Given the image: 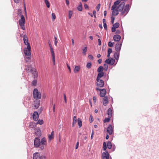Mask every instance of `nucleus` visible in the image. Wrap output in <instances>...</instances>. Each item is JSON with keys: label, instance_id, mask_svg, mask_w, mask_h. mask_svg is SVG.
<instances>
[{"label": "nucleus", "instance_id": "nucleus-13", "mask_svg": "<svg viewBox=\"0 0 159 159\" xmlns=\"http://www.w3.org/2000/svg\"><path fill=\"white\" fill-rule=\"evenodd\" d=\"M33 67L29 65H27L25 67V69L27 73H30L33 70Z\"/></svg>", "mask_w": 159, "mask_h": 159}, {"label": "nucleus", "instance_id": "nucleus-36", "mask_svg": "<svg viewBox=\"0 0 159 159\" xmlns=\"http://www.w3.org/2000/svg\"><path fill=\"white\" fill-rule=\"evenodd\" d=\"M83 53L84 55H85L86 54V52L87 51V47H85L83 49Z\"/></svg>", "mask_w": 159, "mask_h": 159}, {"label": "nucleus", "instance_id": "nucleus-52", "mask_svg": "<svg viewBox=\"0 0 159 159\" xmlns=\"http://www.w3.org/2000/svg\"><path fill=\"white\" fill-rule=\"evenodd\" d=\"M112 52V49L111 48H109L108 49V53L111 54Z\"/></svg>", "mask_w": 159, "mask_h": 159}, {"label": "nucleus", "instance_id": "nucleus-28", "mask_svg": "<svg viewBox=\"0 0 159 159\" xmlns=\"http://www.w3.org/2000/svg\"><path fill=\"white\" fill-rule=\"evenodd\" d=\"M119 56V53L116 52L114 54V57L116 60H118Z\"/></svg>", "mask_w": 159, "mask_h": 159}, {"label": "nucleus", "instance_id": "nucleus-26", "mask_svg": "<svg viewBox=\"0 0 159 159\" xmlns=\"http://www.w3.org/2000/svg\"><path fill=\"white\" fill-rule=\"evenodd\" d=\"M80 69V66H75L74 70V72L75 73H76L78 72Z\"/></svg>", "mask_w": 159, "mask_h": 159}, {"label": "nucleus", "instance_id": "nucleus-2", "mask_svg": "<svg viewBox=\"0 0 159 159\" xmlns=\"http://www.w3.org/2000/svg\"><path fill=\"white\" fill-rule=\"evenodd\" d=\"M120 1H117L114 2V4L111 7V10L113 11L112 12V14L113 16H116L118 14V10L117 9H115L117 7V6L119 5L120 3Z\"/></svg>", "mask_w": 159, "mask_h": 159}, {"label": "nucleus", "instance_id": "nucleus-59", "mask_svg": "<svg viewBox=\"0 0 159 159\" xmlns=\"http://www.w3.org/2000/svg\"><path fill=\"white\" fill-rule=\"evenodd\" d=\"M79 142H77L76 143V147H75V149H76L78 148V147H79Z\"/></svg>", "mask_w": 159, "mask_h": 159}, {"label": "nucleus", "instance_id": "nucleus-4", "mask_svg": "<svg viewBox=\"0 0 159 159\" xmlns=\"http://www.w3.org/2000/svg\"><path fill=\"white\" fill-rule=\"evenodd\" d=\"M18 22L21 28L23 30H25V17L23 15L21 16L20 19L19 20Z\"/></svg>", "mask_w": 159, "mask_h": 159}, {"label": "nucleus", "instance_id": "nucleus-20", "mask_svg": "<svg viewBox=\"0 0 159 159\" xmlns=\"http://www.w3.org/2000/svg\"><path fill=\"white\" fill-rule=\"evenodd\" d=\"M34 76V78H36L38 76V73L36 71V70L34 69H33V70L31 71L30 72Z\"/></svg>", "mask_w": 159, "mask_h": 159}, {"label": "nucleus", "instance_id": "nucleus-6", "mask_svg": "<svg viewBox=\"0 0 159 159\" xmlns=\"http://www.w3.org/2000/svg\"><path fill=\"white\" fill-rule=\"evenodd\" d=\"M96 85L97 88L102 87L104 86V81L101 79H96Z\"/></svg>", "mask_w": 159, "mask_h": 159}, {"label": "nucleus", "instance_id": "nucleus-62", "mask_svg": "<svg viewBox=\"0 0 159 159\" xmlns=\"http://www.w3.org/2000/svg\"><path fill=\"white\" fill-rule=\"evenodd\" d=\"M98 45L100 46L101 45V40L100 39H98Z\"/></svg>", "mask_w": 159, "mask_h": 159}, {"label": "nucleus", "instance_id": "nucleus-57", "mask_svg": "<svg viewBox=\"0 0 159 159\" xmlns=\"http://www.w3.org/2000/svg\"><path fill=\"white\" fill-rule=\"evenodd\" d=\"M66 65H67V67L68 69L69 70L70 72H71V70H70V66L68 64V63H66Z\"/></svg>", "mask_w": 159, "mask_h": 159}, {"label": "nucleus", "instance_id": "nucleus-45", "mask_svg": "<svg viewBox=\"0 0 159 159\" xmlns=\"http://www.w3.org/2000/svg\"><path fill=\"white\" fill-rule=\"evenodd\" d=\"M100 6L101 4L100 3H99L97 5V6L96 7V9L97 11H99Z\"/></svg>", "mask_w": 159, "mask_h": 159}, {"label": "nucleus", "instance_id": "nucleus-1", "mask_svg": "<svg viewBox=\"0 0 159 159\" xmlns=\"http://www.w3.org/2000/svg\"><path fill=\"white\" fill-rule=\"evenodd\" d=\"M125 3L122 2L120 4L119 6L117 7L118 10L119 11H121V15L122 16H125L128 12L130 9L129 5L127 4L125 6Z\"/></svg>", "mask_w": 159, "mask_h": 159}, {"label": "nucleus", "instance_id": "nucleus-10", "mask_svg": "<svg viewBox=\"0 0 159 159\" xmlns=\"http://www.w3.org/2000/svg\"><path fill=\"white\" fill-rule=\"evenodd\" d=\"M109 155L108 152L106 151L103 152L102 154V159H109Z\"/></svg>", "mask_w": 159, "mask_h": 159}, {"label": "nucleus", "instance_id": "nucleus-19", "mask_svg": "<svg viewBox=\"0 0 159 159\" xmlns=\"http://www.w3.org/2000/svg\"><path fill=\"white\" fill-rule=\"evenodd\" d=\"M121 39V36L118 34L114 35L113 37L114 40L116 42L119 41Z\"/></svg>", "mask_w": 159, "mask_h": 159}, {"label": "nucleus", "instance_id": "nucleus-50", "mask_svg": "<svg viewBox=\"0 0 159 159\" xmlns=\"http://www.w3.org/2000/svg\"><path fill=\"white\" fill-rule=\"evenodd\" d=\"M63 96H64L65 102L66 103L67 102V100H66V96L65 94H63Z\"/></svg>", "mask_w": 159, "mask_h": 159}, {"label": "nucleus", "instance_id": "nucleus-54", "mask_svg": "<svg viewBox=\"0 0 159 159\" xmlns=\"http://www.w3.org/2000/svg\"><path fill=\"white\" fill-rule=\"evenodd\" d=\"M52 59L53 64L55 65V56L52 57Z\"/></svg>", "mask_w": 159, "mask_h": 159}, {"label": "nucleus", "instance_id": "nucleus-24", "mask_svg": "<svg viewBox=\"0 0 159 159\" xmlns=\"http://www.w3.org/2000/svg\"><path fill=\"white\" fill-rule=\"evenodd\" d=\"M77 122V118L76 116H75L73 118V121L72 123V126L74 127Z\"/></svg>", "mask_w": 159, "mask_h": 159}, {"label": "nucleus", "instance_id": "nucleus-42", "mask_svg": "<svg viewBox=\"0 0 159 159\" xmlns=\"http://www.w3.org/2000/svg\"><path fill=\"white\" fill-rule=\"evenodd\" d=\"M37 84V80H34L32 83V84L33 86H35Z\"/></svg>", "mask_w": 159, "mask_h": 159}, {"label": "nucleus", "instance_id": "nucleus-34", "mask_svg": "<svg viewBox=\"0 0 159 159\" xmlns=\"http://www.w3.org/2000/svg\"><path fill=\"white\" fill-rule=\"evenodd\" d=\"M56 18V16L54 13L52 14V21H54Z\"/></svg>", "mask_w": 159, "mask_h": 159}, {"label": "nucleus", "instance_id": "nucleus-49", "mask_svg": "<svg viewBox=\"0 0 159 159\" xmlns=\"http://www.w3.org/2000/svg\"><path fill=\"white\" fill-rule=\"evenodd\" d=\"M89 120H90V123H92V122H93V118L91 115L90 117Z\"/></svg>", "mask_w": 159, "mask_h": 159}, {"label": "nucleus", "instance_id": "nucleus-35", "mask_svg": "<svg viewBox=\"0 0 159 159\" xmlns=\"http://www.w3.org/2000/svg\"><path fill=\"white\" fill-rule=\"evenodd\" d=\"M73 14V11H69V15H68V18L69 19H70L72 16Z\"/></svg>", "mask_w": 159, "mask_h": 159}, {"label": "nucleus", "instance_id": "nucleus-41", "mask_svg": "<svg viewBox=\"0 0 159 159\" xmlns=\"http://www.w3.org/2000/svg\"><path fill=\"white\" fill-rule=\"evenodd\" d=\"M103 150L105 151L107 149V145L105 142H104L103 143Z\"/></svg>", "mask_w": 159, "mask_h": 159}, {"label": "nucleus", "instance_id": "nucleus-51", "mask_svg": "<svg viewBox=\"0 0 159 159\" xmlns=\"http://www.w3.org/2000/svg\"><path fill=\"white\" fill-rule=\"evenodd\" d=\"M94 134V131L93 130L92 131L91 135V139H93V137Z\"/></svg>", "mask_w": 159, "mask_h": 159}, {"label": "nucleus", "instance_id": "nucleus-56", "mask_svg": "<svg viewBox=\"0 0 159 159\" xmlns=\"http://www.w3.org/2000/svg\"><path fill=\"white\" fill-rule=\"evenodd\" d=\"M66 4L67 6H69V0H66Z\"/></svg>", "mask_w": 159, "mask_h": 159}, {"label": "nucleus", "instance_id": "nucleus-29", "mask_svg": "<svg viewBox=\"0 0 159 159\" xmlns=\"http://www.w3.org/2000/svg\"><path fill=\"white\" fill-rule=\"evenodd\" d=\"M103 67L102 66H100L98 69L97 71L98 73L101 72H103Z\"/></svg>", "mask_w": 159, "mask_h": 159}, {"label": "nucleus", "instance_id": "nucleus-11", "mask_svg": "<svg viewBox=\"0 0 159 159\" xmlns=\"http://www.w3.org/2000/svg\"><path fill=\"white\" fill-rule=\"evenodd\" d=\"M107 133L110 135L112 134L113 132V128L111 125H109L107 129Z\"/></svg>", "mask_w": 159, "mask_h": 159}, {"label": "nucleus", "instance_id": "nucleus-23", "mask_svg": "<svg viewBox=\"0 0 159 159\" xmlns=\"http://www.w3.org/2000/svg\"><path fill=\"white\" fill-rule=\"evenodd\" d=\"M112 110L111 108H109L107 111V114L109 118H111L112 116Z\"/></svg>", "mask_w": 159, "mask_h": 159}, {"label": "nucleus", "instance_id": "nucleus-8", "mask_svg": "<svg viewBox=\"0 0 159 159\" xmlns=\"http://www.w3.org/2000/svg\"><path fill=\"white\" fill-rule=\"evenodd\" d=\"M33 159H46V158L44 156H40L39 153L36 152L33 154Z\"/></svg>", "mask_w": 159, "mask_h": 159}, {"label": "nucleus", "instance_id": "nucleus-53", "mask_svg": "<svg viewBox=\"0 0 159 159\" xmlns=\"http://www.w3.org/2000/svg\"><path fill=\"white\" fill-rule=\"evenodd\" d=\"M84 7L86 9H89V6L86 4H84Z\"/></svg>", "mask_w": 159, "mask_h": 159}, {"label": "nucleus", "instance_id": "nucleus-21", "mask_svg": "<svg viewBox=\"0 0 159 159\" xmlns=\"http://www.w3.org/2000/svg\"><path fill=\"white\" fill-rule=\"evenodd\" d=\"M104 75V73L103 72H99L97 77L96 79H100Z\"/></svg>", "mask_w": 159, "mask_h": 159}, {"label": "nucleus", "instance_id": "nucleus-38", "mask_svg": "<svg viewBox=\"0 0 159 159\" xmlns=\"http://www.w3.org/2000/svg\"><path fill=\"white\" fill-rule=\"evenodd\" d=\"M91 62H88L87 64L86 67L89 69H90L91 68Z\"/></svg>", "mask_w": 159, "mask_h": 159}, {"label": "nucleus", "instance_id": "nucleus-15", "mask_svg": "<svg viewBox=\"0 0 159 159\" xmlns=\"http://www.w3.org/2000/svg\"><path fill=\"white\" fill-rule=\"evenodd\" d=\"M33 117V119L34 121H37L38 120L39 118V114L38 113L37 111H35L34 112Z\"/></svg>", "mask_w": 159, "mask_h": 159}, {"label": "nucleus", "instance_id": "nucleus-31", "mask_svg": "<svg viewBox=\"0 0 159 159\" xmlns=\"http://www.w3.org/2000/svg\"><path fill=\"white\" fill-rule=\"evenodd\" d=\"M77 9L79 11H81L82 10V6L81 3H80Z\"/></svg>", "mask_w": 159, "mask_h": 159}, {"label": "nucleus", "instance_id": "nucleus-14", "mask_svg": "<svg viewBox=\"0 0 159 159\" xmlns=\"http://www.w3.org/2000/svg\"><path fill=\"white\" fill-rule=\"evenodd\" d=\"M122 45V43L121 42H118L116 44V50L117 52H119L120 51L121 46Z\"/></svg>", "mask_w": 159, "mask_h": 159}, {"label": "nucleus", "instance_id": "nucleus-37", "mask_svg": "<svg viewBox=\"0 0 159 159\" xmlns=\"http://www.w3.org/2000/svg\"><path fill=\"white\" fill-rule=\"evenodd\" d=\"M43 123V120H39L37 123H36V124H39L40 125H42Z\"/></svg>", "mask_w": 159, "mask_h": 159}, {"label": "nucleus", "instance_id": "nucleus-12", "mask_svg": "<svg viewBox=\"0 0 159 159\" xmlns=\"http://www.w3.org/2000/svg\"><path fill=\"white\" fill-rule=\"evenodd\" d=\"M23 41H24V43L26 45H27V46H30V43L28 42V38L26 34H25L24 35Z\"/></svg>", "mask_w": 159, "mask_h": 159}, {"label": "nucleus", "instance_id": "nucleus-44", "mask_svg": "<svg viewBox=\"0 0 159 159\" xmlns=\"http://www.w3.org/2000/svg\"><path fill=\"white\" fill-rule=\"evenodd\" d=\"M114 44V43H112L111 42H110L108 43V46L110 47H112Z\"/></svg>", "mask_w": 159, "mask_h": 159}, {"label": "nucleus", "instance_id": "nucleus-9", "mask_svg": "<svg viewBox=\"0 0 159 159\" xmlns=\"http://www.w3.org/2000/svg\"><path fill=\"white\" fill-rule=\"evenodd\" d=\"M40 139L38 138H36L34 141V145L35 147L38 148L40 146Z\"/></svg>", "mask_w": 159, "mask_h": 159}, {"label": "nucleus", "instance_id": "nucleus-46", "mask_svg": "<svg viewBox=\"0 0 159 159\" xmlns=\"http://www.w3.org/2000/svg\"><path fill=\"white\" fill-rule=\"evenodd\" d=\"M22 13V11L21 9H19L18 10V14L19 15L21 16Z\"/></svg>", "mask_w": 159, "mask_h": 159}, {"label": "nucleus", "instance_id": "nucleus-32", "mask_svg": "<svg viewBox=\"0 0 159 159\" xmlns=\"http://www.w3.org/2000/svg\"><path fill=\"white\" fill-rule=\"evenodd\" d=\"M107 146L108 148L110 149L112 147L111 143V142H108L107 143Z\"/></svg>", "mask_w": 159, "mask_h": 159}, {"label": "nucleus", "instance_id": "nucleus-7", "mask_svg": "<svg viewBox=\"0 0 159 159\" xmlns=\"http://www.w3.org/2000/svg\"><path fill=\"white\" fill-rule=\"evenodd\" d=\"M96 89L97 91H100V95L101 97H105V95L107 91L105 89H101L98 88H96Z\"/></svg>", "mask_w": 159, "mask_h": 159}, {"label": "nucleus", "instance_id": "nucleus-25", "mask_svg": "<svg viewBox=\"0 0 159 159\" xmlns=\"http://www.w3.org/2000/svg\"><path fill=\"white\" fill-rule=\"evenodd\" d=\"M54 135V132L53 131H52L51 132V134H49L48 135V139L49 140H51L52 139H53V136Z\"/></svg>", "mask_w": 159, "mask_h": 159}, {"label": "nucleus", "instance_id": "nucleus-27", "mask_svg": "<svg viewBox=\"0 0 159 159\" xmlns=\"http://www.w3.org/2000/svg\"><path fill=\"white\" fill-rule=\"evenodd\" d=\"M78 125L79 127H80L82 126V121L80 118H78L77 120Z\"/></svg>", "mask_w": 159, "mask_h": 159}, {"label": "nucleus", "instance_id": "nucleus-3", "mask_svg": "<svg viewBox=\"0 0 159 159\" xmlns=\"http://www.w3.org/2000/svg\"><path fill=\"white\" fill-rule=\"evenodd\" d=\"M31 47L30 46H27V48H24V52L25 56L27 57L26 58L28 60H30L31 58Z\"/></svg>", "mask_w": 159, "mask_h": 159}, {"label": "nucleus", "instance_id": "nucleus-48", "mask_svg": "<svg viewBox=\"0 0 159 159\" xmlns=\"http://www.w3.org/2000/svg\"><path fill=\"white\" fill-rule=\"evenodd\" d=\"M89 58V59L91 60H93V56L91 55H89L88 56Z\"/></svg>", "mask_w": 159, "mask_h": 159}, {"label": "nucleus", "instance_id": "nucleus-17", "mask_svg": "<svg viewBox=\"0 0 159 159\" xmlns=\"http://www.w3.org/2000/svg\"><path fill=\"white\" fill-rule=\"evenodd\" d=\"M115 62V60L113 59H110L109 58L107 59L105 61V62L108 64H111V63H112V64H113Z\"/></svg>", "mask_w": 159, "mask_h": 159}, {"label": "nucleus", "instance_id": "nucleus-63", "mask_svg": "<svg viewBox=\"0 0 159 159\" xmlns=\"http://www.w3.org/2000/svg\"><path fill=\"white\" fill-rule=\"evenodd\" d=\"M98 62L99 64H101L102 62V59H100L98 60Z\"/></svg>", "mask_w": 159, "mask_h": 159}, {"label": "nucleus", "instance_id": "nucleus-40", "mask_svg": "<svg viewBox=\"0 0 159 159\" xmlns=\"http://www.w3.org/2000/svg\"><path fill=\"white\" fill-rule=\"evenodd\" d=\"M46 146V145L40 144L39 147L41 149L43 150L44 148Z\"/></svg>", "mask_w": 159, "mask_h": 159}, {"label": "nucleus", "instance_id": "nucleus-5", "mask_svg": "<svg viewBox=\"0 0 159 159\" xmlns=\"http://www.w3.org/2000/svg\"><path fill=\"white\" fill-rule=\"evenodd\" d=\"M33 96L34 99H40L41 97V94L40 92H39L38 90L37 89H35L33 91Z\"/></svg>", "mask_w": 159, "mask_h": 159}, {"label": "nucleus", "instance_id": "nucleus-16", "mask_svg": "<svg viewBox=\"0 0 159 159\" xmlns=\"http://www.w3.org/2000/svg\"><path fill=\"white\" fill-rule=\"evenodd\" d=\"M103 104L104 106H106L108 103V97L106 96L103 99Z\"/></svg>", "mask_w": 159, "mask_h": 159}, {"label": "nucleus", "instance_id": "nucleus-64", "mask_svg": "<svg viewBox=\"0 0 159 159\" xmlns=\"http://www.w3.org/2000/svg\"><path fill=\"white\" fill-rule=\"evenodd\" d=\"M93 99L94 101V102H96V97L94 96L93 98Z\"/></svg>", "mask_w": 159, "mask_h": 159}, {"label": "nucleus", "instance_id": "nucleus-60", "mask_svg": "<svg viewBox=\"0 0 159 159\" xmlns=\"http://www.w3.org/2000/svg\"><path fill=\"white\" fill-rule=\"evenodd\" d=\"M114 20L115 18L114 17H112L111 18V22L112 24H113L114 23Z\"/></svg>", "mask_w": 159, "mask_h": 159}, {"label": "nucleus", "instance_id": "nucleus-39", "mask_svg": "<svg viewBox=\"0 0 159 159\" xmlns=\"http://www.w3.org/2000/svg\"><path fill=\"white\" fill-rule=\"evenodd\" d=\"M111 118H109V117L107 118H106L104 120V122L106 123L109 122Z\"/></svg>", "mask_w": 159, "mask_h": 159}, {"label": "nucleus", "instance_id": "nucleus-33", "mask_svg": "<svg viewBox=\"0 0 159 159\" xmlns=\"http://www.w3.org/2000/svg\"><path fill=\"white\" fill-rule=\"evenodd\" d=\"M120 26V24L119 23H116L113 24V26L115 28H118Z\"/></svg>", "mask_w": 159, "mask_h": 159}, {"label": "nucleus", "instance_id": "nucleus-22", "mask_svg": "<svg viewBox=\"0 0 159 159\" xmlns=\"http://www.w3.org/2000/svg\"><path fill=\"white\" fill-rule=\"evenodd\" d=\"M40 144L44 145H47V143L46 141V139L44 138H43L40 141Z\"/></svg>", "mask_w": 159, "mask_h": 159}, {"label": "nucleus", "instance_id": "nucleus-18", "mask_svg": "<svg viewBox=\"0 0 159 159\" xmlns=\"http://www.w3.org/2000/svg\"><path fill=\"white\" fill-rule=\"evenodd\" d=\"M40 101L39 100H36L34 102V107L35 109L38 108L40 104Z\"/></svg>", "mask_w": 159, "mask_h": 159}, {"label": "nucleus", "instance_id": "nucleus-58", "mask_svg": "<svg viewBox=\"0 0 159 159\" xmlns=\"http://www.w3.org/2000/svg\"><path fill=\"white\" fill-rule=\"evenodd\" d=\"M103 26H104V29L106 30H107V25L106 24V23L103 24Z\"/></svg>", "mask_w": 159, "mask_h": 159}, {"label": "nucleus", "instance_id": "nucleus-61", "mask_svg": "<svg viewBox=\"0 0 159 159\" xmlns=\"http://www.w3.org/2000/svg\"><path fill=\"white\" fill-rule=\"evenodd\" d=\"M96 11H95L94 10L93 11V16L95 18H96Z\"/></svg>", "mask_w": 159, "mask_h": 159}, {"label": "nucleus", "instance_id": "nucleus-43", "mask_svg": "<svg viewBox=\"0 0 159 159\" xmlns=\"http://www.w3.org/2000/svg\"><path fill=\"white\" fill-rule=\"evenodd\" d=\"M50 50L51 52V54H52V57H53V56H55V54H54V52L53 50V48H51V49H50Z\"/></svg>", "mask_w": 159, "mask_h": 159}, {"label": "nucleus", "instance_id": "nucleus-47", "mask_svg": "<svg viewBox=\"0 0 159 159\" xmlns=\"http://www.w3.org/2000/svg\"><path fill=\"white\" fill-rule=\"evenodd\" d=\"M54 39H55L54 44H55V45L57 46V43L58 42L57 38L56 37H55Z\"/></svg>", "mask_w": 159, "mask_h": 159}, {"label": "nucleus", "instance_id": "nucleus-55", "mask_svg": "<svg viewBox=\"0 0 159 159\" xmlns=\"http://www.w3.org/2000/svg\"><path fill=\"white\" fill-rule=\"evenodd\" d=\"M116 28L113 26L111 28V31L112 32H115L116 31Z\"/></svg>", "mask_w": 159, "mask_h": 159}, {"label": "nucleus", "instance_id": "nucleus-30", "mask_svg": "<svg viewBox=\"0 0 159 159\" xmlns=\"http://www.w3.org/2000/svg\"><path fill=\"white\" fill-rule=\"evenodd\" d=\"M44 2L47 7L48 8H49L50 7V4L49 1H48V0H44Z\"/></svg>", "mask_w": 159, "mask_h": 159}]
</instances>
